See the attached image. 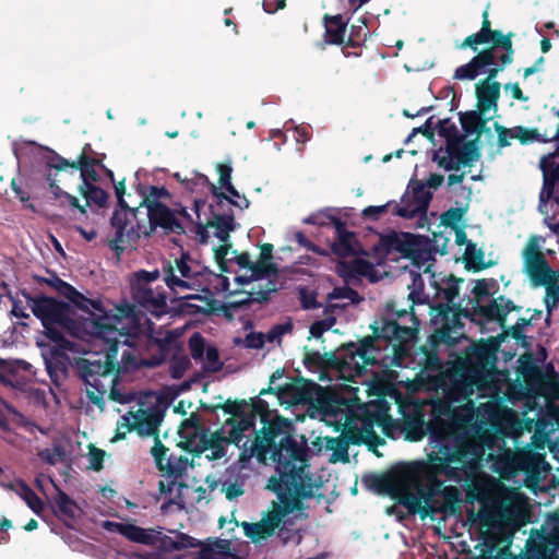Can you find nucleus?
Instances as JSON below:
<instances>
[{
    "label": "nucleus",
    "mask_w": 559,
    "mask_h": 559,
    "mask_svg": "<svg viewBox=\"0 0 559 559\" xmlns=\"http://www.w3.org/2000/svg\"><path fill=\"white\" fill-rule=\"evenodd\" d=\"M331 391L336 390L331 389ZM325 392H330V390H323L314 381L298 377L280 386L277 396L288 405H306L316 401L317 408L319 409V399Z\"/></svg>",
    "instance_id": "nucleus-21"
},
{
    "label": "nucleus",
    "mask_w": 559,
    "mask_h": 559,
    "mask_svg": "<svg viewBox=\"0 0 559 559\" xmlns=\"http://www.w3.org/2000/svg\"><path fill=\"white\" fill-rule=\"evenodd\" d=\"M294 428L284 418H278L261 429L252 449L259 461L270 454L275 464L276 476L269 479L267 488L277 495L278 502L273 501L272 509L255 523L243 522L245 535L253 543L271 537L278 528V536L288 540L284 526L285 518L295 511H302V500L314 496L316 484L311 474L305 471L308 461L307 439L300 436V442L293 433Z\"/></svg>",
    "instance_id": "nucleus-2"
},
{
    "label": "nucleus",
    "mask_w": 559,
    "mask_h": 559,
    "mask_svg": "<svg viewBox=\"0 0 559 559\" xmlns=\"http://www.w3.org/2000/svg\"><path fill=\"white\" fill-rule=\"evenodd\" d=\"M337 299H348L349 304L357 305L364 300L357 290L352 288L348 284L344 286L334 287L332 292L326 295V301H334Z\"/></svg>",
    "instance_id": "nucleus-52"
},
{
    "label": "nucleus",
    "mask_w": 559,
    "mask_h": 559,
    "mask_svg": "<svg viewBox=\"0 0 559 559\" xmlns=\"http://www.w3.org/2000/svg\"><path fill=\"white\" fill-rule=\"evenodd\" d=\"M79 192L85 199L86 207L92 204L104 207L107 204L108 193L96 185L81 183L79 186Z\"/></svg>",
    "instance_id": "nucleus-47"
},
{
    "label": "nucleus",
    "mask_w": 559,
    "mask_h": 559,
    "mask_svg": "<svg viewBox=\"0 0 559 559\" xmlns=\"http://www.w3.org/2000/svg\"><path fill=\"white\" fill-rule=\"evenodd\" d=\"M538 286H545L546 288L544 304L549 316L551 311L557 308L559 302V284L557 275L550 277L548 284H538Z\"/></svg>",
    "instance_id": "nucleus-53"
},
{
    "label": "nucleus",
    "mask_w": 559,
    "mask_h": 559,
    "mask_svg": "<svg viewBox=\"0 0 559 559\" xmlns=\"http://www.w3.org/2000/svg\"><path fill=\"white\" fill-rule=\"evenodd\" d=\"M231 254H233V258L230 259V261L234 260L240 269H246L251 272V274L249 276H247V275L236 276V278H235L236 283H238L240 285H246L253 281L260 280V278H253V276L255 275V272H254L255 262H253L251 260L250 254L248 252L238 253L237 250H234L231 252Z\"/></svg>",
    "instance_id": "nucleus-49"
},
{
    "label": "nucleus",
    "mask_w": 559,
    "mask_h": 559,
    "mask_svg": "<svg viewBox=\"0 0 559 559\" xmlns=\"http://www.w3.org/2000/svg\"><path fill=\"white\" fill-rule=\"evenodd\" d=\"M178 299L187 300L181 304V310L189 312L190 314H210L215 311L216 300L211 296L202 295H187L177 296Z\"/></svg>",
    "instance_id": "nucleus-40"
},
{
    "label": "nucleus",
    "mask_w": 559,
    "mask_h": 559,
    "mask_svg": "<svg viewBox=\"0 0 559 559\" xmlns=\"http://www.w3.org/2000/svg\"><path fill=\"white\" fill-rule=\"evenodd\" d=\"M206 430L207 429L201 423L200 415L192 413L190 417L185 419L179 426L178 433L181 438L179 445L188 451Z\"/></svg>",
    "instance_id": "nucleus-37"
},
{
    "label": "nucleus",
    "mask_w": 559,
    "mask_h": 559,
    "mask_svg": "<svg viewBox=\"0 0 559 559\" xmlns=\"http://www.w3.org/2000/svg\"><path fill=\"white\" fill-rule=\"evenodd\" d=\"M21 497L27 507L37 515L44 511V502L39 496L24 481H21Z\"/></svg>",
    "instance_id": "nucleus-55"
},
{
    "label": "nucleus",
    "mask_w": 559,
    "mask_h": 559,
    "mask_svg": "<svg viewBox=\"0 0 559 559\" xmlns=\"http://www.w3.org/2000/svg\"><path fill=\"white\" fill-rule=\"evenodd\" d=\"M512 139L519 140V142L523 145L534 143V142H540V143H547L548 136L546 134H540L539 131L535 128H526L523 126H515L511 128Z\"/></svg>",
    "instance_id": "nucleus-51"
},
{
    "label": "nucleus",
    "mask_w": 559,
    "mask_h": 559,
    "mask_svg": "<svg viewBox=\"0 0 559 559\" xmlns=\"http://www.w3.org/2000/svg\"><path fill=\"white\" fill-rule=\"evenodd\" d=\"M477 461L450 462L449 457L427 455L420 461L418 483L414 493H407L402 506L411 514L419 513L421 519L435 514L455 515L461 512V491L455 486H444L439 478L444 475L450 480L460 481L468 469L477 466Z\"/></svg>",
    "instance_id": "nucleus-4"
},
{
    "label": "nucleus",
    "mask_w": 559,
    "mask_h": 559,
    "mask_svg": "<svg viewBox=\"0 0 559 559\" xmlns=\"http://www.w3.org/2000/svg\"><path fill=\"white\" fill-rule=\"evenodd\" d=\"M361 409V402L352 388L346 386L344 391H330L323 393L319 399V412L326 425L334 427L335 431H342L341 437L350 444L360 445L366 443L359 428L355 426Z\"/></svg>",
    "instance_id": "nucleus-7"
},
{
    "label": "nucleus",
    "mask_w": 559,
    "mask_h": 559,
    "mask_svg": "<svg viewBox=\"0 0 559 559\" xmlns=\"http://www.w3.org/2000/svg\"><path fill=\"white\" fill-rule=\"evenodd\" d=\"M99 162H87L85 158L81 162H71L52 150H49V154L46 157V165L49 169H56L58 171L66 170L67 168H72L74 170H80L81 174V183L86 185H96L99 181V175L96 171L95 167L100 165Z\"/></svg>",
    "instance_id": "nucleus-26"
},
{
    "label": "nucleus",
    "mask_w": 559,
    "mask_h": 559,
    "mask_svg": "<svg viewBox=\"0 0 559 559\" xmlns=\"http://www.w3.org/2000/svg\"><path fill=\"white\" fill-rule=\"evenodd\" d=\"M468 210V205L461 207H451L441 215V224L452 229L460 227L457 224L461 222Z\"/></svg>",
    "instance_id": "nucleus-57"
},
{
    "label": "nucleus",
    "mask_w": 559,
    "mask_h": 559,
    "mask_svg": "<svg viewBox=\"0 0 559 559\" xmlns=\"http://www.w3.org/2000/svg\"><path fill=\"white\" fill-rule=\"evenodd\" d=\"M489 118L485 117V112L477 110H469L460 114V122L462 129L464 131V135H473L475 134L477 140V145L479 146V138L486 129V124Z\"/></svg>",
    "instance_id": "nucleus-39"
},
{
    "label": "nucleus",
    "mask_w": 559,
    "mask_h": 559,
    "mask_svg": "<svg viewBox=\"0 0 559 559\" xmlns=\"http://www.w3.org/2000/svg\"><path fill=\"white\" fill-rule=\"evenodd\" d=\"M159 271L140 270L131 278L132 299L146 311L162 316L167 311V296L164 290L155 292L151 284L158 280Z\"/></svg>",
    "instance_id": "nucleus-17"
},
{
    "label": "nucleus",
    "mask_w": 559,
    "mask_h": 559,
    "mask_svg": "<svg viewBox=\"0 0 559 559\" xmlns=\"http://www.w3.org/2000/svg\"><path fill=\"white\" fill-rule=\"evenodd\" d=\"M493 29L488 17V11L485 10L483 13L481 27L477 33L467 36L462 44L459 46L460 49L471 48L473 51L478 50L479 45L489 44V34Z\"/></svg>",
    "instance_id": "nucleus-43"
},
{
    "label": "nucleus",
    "mask_w": 559,
    "mask_h": 559,
    "mask_svg": "<svg viewBox=\"0 0 559 559\" xmlns=\"http://www.w3.org/2000/svg\"><path fill=\"white\" fill-rule=\"evenodd\" d=\"M57 292L60 296L67 298L75 308L91 316L94 333L97 338H100L105 331L103 325H108L115 313V305H112V308H108L100 298H87L67 282L60 284V288Z\"/></svg>",
    "instance_id": "nucleus-18"
},
{
    "label": "nucleus",
    "mask_w": 559,
    "mask_h": 559,
    "mask_svg": "<svg viewBox=\"0 0 559 559\" xmlns=\"http://www.w3.org/2000/svg\"><path fill=\"white\" fill-rule=\"evenodd\" d=\"M169 449L163 444V442L156 438L154 445L151 448V455L154 459L156 468L163 474L170 478L171 480L165 483L163 480L158 484V489L162 495L171 493L174 487H178L177 498L180 500L181 489L188 488V485L185 483H177L179 478H181L188 466L191 464L187 456L183 455H175L173 453H168Z\"/></svg>",
    "instance_id": "nucleus-16"
},
{
    "label": "nucleus",
    "mask_w": 559,
    "mask_h": 559,
    "mask_svg": "<svg viewBox=\"0 0 559 559\" xmlns=\"http://www.w3.org/2000/svg\"><path fill=\"white\" fill-rule=\"evenodd\" d=\"M189 349L191 357L195 360L202 359L205 350L204 337L199 333H193L189 338Z\"/></svg>",
    "instance_id": "nucleus-61"
},
{
    "label": "nucleus",
    "mask_w": 559,
    "mask_h": 559,
    "mask_svg": "<svg viewBox=\"0 0 559 559\" xmlns=\"http://www.w3.org/2000/svg\"><path fill=\"white\" fill-rule=\"evenodd\" d=\"M132 421L126 416V426L129 431L135 430L140 436H154L158 438V427L163 420L164 412L158 408L139 409L135 413H129ZM156 439H154V442Z\"/></svg>",
    "instance_id": "nucleus-27"
},
{
    "label": "nucleus",
    "mask_w": 559,
    "mask_h": 559,
    "mask_svg": "<svg viewBox=\"0 0 559 559\" xmlns=\"http://www.w3.org/2000/svg\"><path fill=\"white\" fill-rule=\"evenodd\" d=\"M273 245L265 242L260 246L259 261L254 264L255 275L253 278H265L270 275H276L277 265L273 262Z\"/></svg>",
    "instance_id": "nucleus-41"
},
{
    "label": "nucleus",
    "mask_w": 559,
    "mask_h": 559,
    "mask_svg": "<svg viewBox=\"0 0 559 559\" xmlns=\"http://www.w3.org/2000/svg\"><path fill=\"white\" fill-rule=\"evenodd\" d=\"M227 439L219 432L210 433L209 429L205 433L195 441V443L188 449V452L194 456H200L204 451L211 450V455H207L209 460H218L225 455V444Z\"/></svg>",
    "instance_id": "nucleus-33"
},
{
    "label": "nucleus",
    "mask_w": 559,
    "mask_h": 559,
    "mask_svg": "<svg viewBox=\"0 0 559 559\" xmlns=\"http://www.w3.org/2000/svg\"><path fill=\"white\" fill-rule=\"evenodd\" d=\"M323 354L316 350L306 352L302 362L309 370L317 371L323 370Z\"/></svg>",
    "instance_id": "nucleus-63"
},
{
    "label": "nucleus",
    "mask_w": 559,
    "mask_h": 559,
    "mask_svg": "<svg viewBox=\"0 0 559 559\" xmlns=\"http://www.w3.org/2000/svg\"><path fill=\"white\" fill-rule=\"evenodd\" d=\"M369 37L367 27V19L360 17L357 24H353L349 28V36L345 41V48H361Z\"/></svg>",
    "instance_id": "nucleus-48"
},
{
    "label": "nucleus",
    "mask_w": 559,
    "mask_h": 559,
    "mask_svg": "<svg viewBox=\"0 0 559 559\" xmlns=\"http://www.w3.org/2000/svg\"><path fill=\"white\" fill-rule=\"evenodd\" d=\"M358 414L359 417L357 420H360L361 423L359 431H361V436L365 438L366 444L370 447L382 444L384 440L374 431V425H383V416L379 413L370 412L362 403L361 409H359Z\"/></svg>",
    "instance_id": "nucleus-35"
},
{
    "label": "nucleus",
    "mask_w": 559,
    "mask_h": 559,
    "mask_svg": "<svg viewBox=\"0 0 559 559\" xmlns=\"http://www.w3.org/2000/svg\"><path fill=\"white\" fill-rule=\"evenodd\" d=\"M463 278L455 277L452 274L442 277L440 281H433L436 295L442 297L444 300L443 304L453 305L454 299L460 294V284L463 283Z\"/></svg>",
    "instance_id": "nucleus-42"
},
{
    "label": "nucleus",
    "mask_w": 559,
    "mask_h": 559,
    "mask_svg": "<svg viewBox=\"0 0 559 559\" xmlns=\"http://www.w3.org/2000/svg\"><path fill=\"white\" fill-rule=\"evenodd\" d=\"M543 171V188L539 193V207L550 200L559 205V195H555L556 185L559 182V162L556 154H548L540 159Z\"/></svg>",
    "instance_id": "nucleus-29"
},
{
    "label": "nucleus",
    "mask_w": 559,
    "mask_h": 559,
    "mask_svg": "<svg viewBox=\"0 0 559 559\" xmlns=\"http://www.w3.org/2000/svg\"><path fill=\"white\" fill-rule=\"evenodd\" d=\"M334 229L336 239L331 245V251L340 258L355 255L357 253L355 249L357 243L355 234L347 230L346 223L341 218H334Z\"/></svg>",
    "instance_id": "nucleus-34"
},
{
    "label": "nucleus",
    "mask_w": 559,
    "mask_h": 559,
    "mask_svg": "<svg viewBox=\"0 0 559 559\" xmlns=\"http://www.w3.org/2000/svg\"><path fill=\"white\" fill-rule=\"evenodd\" d=\"M33 314L40 320L45 335L51 342L62 348H70V342L64 334H75L78 323L73 319V309L64 301L53 297L37 295L33 296L25 290L22 293Z\"/></svg>",
    "instance_id": "nucleus-8"
},
{
    "label": "nucleus",
    "mask_w": 559,
    "mask_h": 559,
    "mask_svg": "<svg viewBox=\"0 0 559 559\" xmlns=\"http://www.w3.org/2000/svg\"><path fill=\"white\" fill-rule=\"evenodd\" d=\"M431 199L432 193L426 189V186L416 181L412 187V200L405 205L394 204L393 214L403 218H415L427 212Z\"/></svg>",
    "instance_id": "nucleus-30"
},
{
    "label": "nucleus",
    "mask_w": 559,
    "mask_h": 559,
    "mask_svg": "<svg viewBox=\"0 0 559 559\" xmlns=\"http://www.w3.org/2000/svg\"><path fill=\"white\" fill-rule=\"evenodd\" d=\"M160 547L165 551H174V550H181V549H188V548H194L200 545L199 542H197L195 538L185 534V533H178L175 538L164 535L159 538Z\"/></svg>",
    "instance_id": "nucleus-45"
},
{
    "label": "nucleus",
    "mask_w": 559,
    "mask_h": 559,
    "mask_svg": "<svg viewBox=\"0 0 559 559\" xmlns=\"http://www.w3.org/2000/svg\"><path fill=\"white\" fill-rule=\"evenodd\" d=\"M551 556L552 552L546 543L530 539L522 555L513 556L508 546L498 549L495 546H487L480 555L472 559H550Z\"/></svg>",
    "instance_id": "nucleus-25"
},
{
    "label": "nucleus",
    "mask_w": 559,
    "mask_h": 559,
    "mask_svg": "<svg viewBox=\"0 0 559 559\" xmlns=\"http://www.w3.org/2000/svg\"><path fill=\"white\" fill-rule=\"evenodd\" d=\"M322 320H317L310 325V335L314 338H320L324 332L329 331L336 323V317L323 313Z\"/></svg>",
    "instance_id": "nucleus-58"
},
{
    "label": "nucleus",
    "mask_w": 559,
    "mask_h": 559,
    "mask_svg": "<svg viewBox=\"0 0 559 559\" xmlns=\"http://www.w3.org/2000/svg\"><path fill=\"white\" fill-rule=\"evenodd\" d=\"M118 207L114 211L110 225L115 229V236L109 240V247L118 257L126 250L127 246L136 245L141 238V225L131 224L136 217L138 207H130L123 195L126 193L124 179L115 186Z\"/></svg>",
    "instance_id": "nucleus-11"
},
{
    "label": "nucleus",
    "mask_w": 559,
    "mask_h": 559,
    "mask_svg": "<svg viewBox=\"0 0 559 559\" xmlns=\"http://www.w3.org/2000/svg\"><path fill=\"white\" fill-rule=\"evenodd\" d=\"M147 217H148V230L141 231L145 236H151V234L157 228L163 229L166 235L176 234L182 235L185 234V226L182 222L175 215V211L169 209L164 203H155L154 206H148Z\"/></svg>",
    "instance_id": "nucleus-24"
},
{
    "label": "nucleus",
    "mask_w": 559,
    "mask_h": 559,
    "mask_svg": "<svg viewBox=\"0 0 559 559\" xmlns=\"http://www.w3.org/2000/svg\"><path fill=\"white\" fill-rule=\"evenodd\" d=\"M190 365V360L187 356H174L169 365V372L171 378L175 380L181 379L186 371L189 369Z\"/></svg>",
    "instance_id": "nucleus-59"
},
{
    "label": "nucleus",
    "mask_w": 559,
    "mask_h": 559,
    "mask_svg": "<svg viewBox=\"0 0 559 559\" xmlns=\"http://www.w3.org/2000/svg\"><path fill=\"white\" fill-rule=\"evenodd\" d=\"M183 188L189 192H204L207 190L212 193L215 201L217 200V205L224 206L225 204H236L239 209L243 210L249 207V200L246 197L241 198L240 202L233 200L230 197L226 195L219 188L213 185L205 175L202 174H193L191 178H186L182 180Z\"/></svg>",
    "instance_id": "nucleus-28"
},
{
    "label": "nucleus",
    "mask_w": 559,
    "mask_h": 559,
    "mask_svg": "<svg viewBox=\"0 0 559 559\" xmlns=\"http://www.w3.org/2000/svg\"><path fill=\"white\" fill-rule=\"evenodd\" d=\"M276 284L274 281L269 280L264 286H259L258 289H252L249 294L253 301L264 304L270 300L271 294L276 292Z\"/></svg>",
    "instance_id": "nucleus-60"
},
{
    "label": "nucleus",
    "mask_w": 559,
    "mask_h": 559,
    "mask_svg": "<svg viewBox=\"0 0 559 559\" xmlns=\"http://www.w3.org/2000/svg\"><path fill=\"white\" fill-rule=\"evenodd\" d=\"M99 340L107 346L112 342L120 344L119 337L124 336L123 343L132 350L122 353V369L139 370L141 368H155L163 365L171 349L176 338L173 332L163 328L150 326L145 332L141 324V318L135 306L130 302L115 304V313Z\"/></svg>",
    "instance_id": "nucleus-3"
},
{
    "label": "nucleus",
    "mask_w": 559,
    "mask_h": 559,
    "mask_svg": "<svg viewBox=\"0 0 559 559\" xmlns=\"http://www.w3.org/2000/svg\"><path fill=\"white\" fill-rule=\"evenodd\" d=\"M539 240V236H531L522 253L525 272L535 286L548 284L549 278L556 275L540 251Z\"/></svg>",
    "instance_id": "nucleus-22"
},
{
    "label": "nucleus",
    "mask_w": 559,
    "mask_h": 559,
    "mask_svg": "<svg viewBox=\"0 0 559 559\" xmlns=\"http://www.w3.org/2000/svg\"><path fill=\"white\" fill-rule=\"evenodd\" d=\"M56 493L51 498V508L53 514L60 519L67 526L71 527L81 512L79 504L56 484Z\"/></svg>",
    "instance_id": "nucleus-31"
},
{
    "label": "nucleus",
    "mask_w": 559,
    "mask_h": 559,
    "mask_svg": "<svg viewBox=\"0 0 559 559\" xmlns=\"http://www.w3.org/2000/svg\"><path fill=\"white\" fill-rule=\"evenodd\" d=\"M412 326L401 325L395 319L381 318L370 325L372 335H368L359 341L357 346L355 343L349 342L341 346L338 354L333 352L324 353L323 370L334 369L344 371L352 368L353 365L358 366L355 360L358 356L364 364L373 365L374 357H370L368 353L380 350L383 347L392 346L394 354H396L404 344L413 341L418 332L420 321L416 318L413 309L409 312Z\"/></svg>",
    "instance_id": "nucleus-5"
},
{
    "label": "nucleus",
    "mask_w": 559,
    "mask_h": 559,
    "mask_svg": "<svg viewBox=\"0 0 559 559\" xmlns=\"http://www.w3.org/2000/svg\"><path fill=\"white\" fill-rule=\"evenodd\" d=\"M509 468L513 472H530L535 467L537 462V454L532 451H522L512 456L504 459Z\"/></svg>",
    "instance_id": "nucleus-46"
},
{
    "label": "nucleus",
    "mask_w": 559,
    "mask_h": 559,
    "mask_svg": "<svg viewBox=\"0 0 559 559\" xmlns=\"http://www.w3.org/2000/svg\"><path fill=\"white\" fill-rule=\"evenodd\" d=\"M431 309L436 312L433 321L441 326L430 335V346L437 348L440 344L448 346L456 344L459 336L455 335L454 329L463 326L460 314L468 317V310H463L460 304H437L431 306Z\"/></svg>",
    "instance_id": "nucleus-19"
},
{
    "label": "nucleus",
    "mask_w": 559,
    "mask_h": 559,
    "mask_svg": "<svg viewBox=\"0 0 559 559\" xmlns=\"http://www.w3.org/2000/svg\"><path fill=\"white\" fill-rule=\"evenodd\" d=\"M152 530H145L138 525L127 523L122 536L133 543L142 545H154L157 540V537L152 534Z\"/></svg>",
    "instance_id": "nucleus-50"
},
{
    "label": "nucleus",
    "mask_w": 559,
    "mask_h": 559,
    "mask_svg": "<svg viewBox=\"0 0 559 559\" xmlns=\"http://www.w3.org/2000/svg\"><path fill=\"white\" fill-rule=\"evenodd\" d=\"M419 465L420 461L399 464L386 474L372 476L371 486L380 492H389L402 504L407 493H414Z\"/></svg>",
    "instance_id": "nucleus-13"
},
{
    "label": "nucleus",
    "mask_w": 559,
    "mask_h": 559,
    "mask_svg": "<svg viewBox=\"0 0 559 559\" xmlns=\"http://www.w3.org/2000/svg\"><path fill=\"white\" fill-rule=\"evenodd\" d=\"M438 133L445 139V156H439L435 153L432 160L439 167L450 171L459 170L461 166H472L474 162L481 156L477 140L465 141V135L460 134L459 130L449 118L439 120Z\"/></svg>",
    "instance_id": "nucleus-9"
},
{
    "label": "nucleus",
    "mask_w": 559,
    "mask_h": 559,
    "mask_svg": "<svg viewBox=\"0 0 559 559\" xmlns=\"http://www.w3.org/2000/svg\"><path fill=\"white\" fill-rule=\"evenodd\" d=\"M326 449L333 452L334 461L349 462L348 447L341 436L326 438Z\"/></svg>",
    "instance_id": "nucleus-54"
},
{
    "label": "nucleus",
    "mask_w": 559,
    "mask_h": 559,
    "mask_svg": "<svg viewBox=\"0 0 559 559\" xmlns=\"http://www.w3.org/2000/svg\"><path fill=\"white\" fill-rule=\"evenodd\" d=\"M485 253L481 249H477L475 242L467 243L465 253L463 255V262L465 269L473 272H479L493 265L492 261H484Z\"/></svg>",
    "instance_id": "nucleus-44"
},
{
    "label": "nucleus",
    "mask_w": 559,
    "mask_h": 559,
    "mask_svg": "<svg viewBox=\"0 0 559 559\" xmlns=\"http://www.w3.org/2000/svg\"><path fill=\"white\" fill-rule=\"evenodd\" d=\"M518 373L522 377L525 384L535 393H542L543 389L550 384L543 370L535 365L531 354H526L520 358Z\"/></svg>",
    "instance_id": "nucleus-32"
},
{
    "label": "nucleus",
    "mask_w": 559,
    "mask_h": 559,
    "mask_svg": "<svg viewBox=\"0 0 559 559\" xmlns=\"http://www.w3.org/2000/svg\"><path fill=\"white\" fill-rule=\"evenodd\" d=\"M254 416L251 414L243 412L241 416L230 417L226 420V425H234L237 426L241 431L245 433V431L251 429L254 427Z\"/></svg>",
    "instance_id": "nucleus-64"
},
{
    "label": "nucleus",
    "mask_w": 559,
    "mask_h": 559,
    "mask_svg": "<svg viewBox=\"0 0 559 559\" xmlns=\"http://www.w3.org/2000/svg\"><path fill=\"white\" fill-rule=\"evenodd\" d=\"M206 202L203 199H194V212L198 217L195 224L197 235L200 238L201 243H207L210 238L209 229H214L213 235L219 239L221 242H227L230 237V233L235 229V216L231 210L233 204H225L224 206L215 203L210 205L211 217L203 224L200 221V211L205 206ZM234 206H237L234 204Z\"/></svg>",
    "instance_id": "nucleus-14"
},
{
    "label": "nucleus",
    "mask_w": 559,
    "mask_h": 559,
    "mask_svg": "<svg viewBox=\"0 0 559 559\" xmlns=\"http://www.w3.org/2000/svg\"><path fill=\"white\" fill-rule=\"evenodd\" d=\"M488 36L491 46L478 51L467 63L457 67L453 74L454 80H475L485 72L486 67L495 64V60L502 63L513 62L514 48L512 37L514 33L503 34L499 29H493Z\"/></svg>",
    "instance_id": "nucleus-10"
},
{
    "label": "nucleus",
    "mask_w": 559,
    "mask_h": 559,
    "mask_svg": "<svg viewBox=\"0 0 559 559\" xmlns=\"http://www.w3.org/2000/svg\"><path fill=\"white\" fill-rule=\"evenodd\" d=\"M190 257L188 253H182L180 258L175 259V263H163L164 282L167 287L177 297L180 290L194 288L198 272H194L188 264Z\"/></svg>",
    "instance_id": "nucleus-23"
},
{
    "label": "nucleus",
    "mask_w": 559,
    "mask_h": 559,
    "mask_svg": "<svg viewBox=\"0 0 559 559\" xmlns=\"http://www.w3.org/2000/svg\"><path fill=\"white\" fill-rule=\"evenodd\" d=\"M170 195L169 191L165 187L150 186L147 192L142 193V201L140 206H154L155 203H162L160 199H166Z\"/></svg>",
    "instance_id": "nucleus-56"
},
{
    "label": "nucleus",
    "mask_w": 559,
    "mask_h": 559,
    "mask_svg": "<svg viewBox=\"0 0 559 559\" xmlns=\"http://www.w3.org/2000/svg\"><path fill=\"white\" fill-rule=\"evenodd\" d=\"M324 34L323 38L328 45H345L347 32V20L342 14L323 16Z\"/></svg>",
    "instance_id": "nucleus-36"
},
{
    "label": "nucleus",
    "mask_w": 559,
    "mask_h": 559,
    "mask_svg": "<svg viewBox=\"0 0 559 559\" xmlns=\"http://www.w3.org/2000/svg\"><path fill=\"white\" fill-rule=\"evenodd\" d=\"M379 246L385 254L399 253L418 266L433 259L435 249L426 236L392 230L381 235Z\"/></svg>",
    "instance_id": "nucleus-12"
},
{
    "label": "nucleus",
    "mask_w": 559,
    "mask_h": 559,
    "mask_svg": "<svg viewBox=\"0 0 559 559\" xmlns=\"http://www.w3.org/2000/svg\"><path fill=\"white\" fill-rule=\"evenodd\" d=\"M117 354L118 343L112 342L107 346L103 359L79 358L75 362L76 371L87 386L88 400L100 409H104L106 393L109 400L119 404H128L133 399L117 388L120 376L131 371L122 369V359L118 362Z\"/></svg>",
    "instance_id": "nucleus-6"
},
{
    "label": "nucleus",
    "mask_w": 559,
    "mask_h": 559,
    "mask_svg": "<svg viewBox=\"0 0 559 559\" xmlns=\"http://www.w3.org/2000/svg\"><path fill=\"white\" fill-rule=\"evenodd\" d=\"M247 407L246 401H231L227 400L223 405H216L212 409L222 408L225 413L230 414L231 417L241 416Z\"/></svg>",
    "instance_id": "nucleus-62"
},
{
    "label": "nucleus",
    "mask_w": 559,
    "mask_h": 559,
    "mask_svg": "<svg viewBox=\"0 0 559 559\" xmlns=\"http://www.w3.org/2000/svg\"><path fill=\"white\" fill-rule=\"evenodd\" d=\"M497 286L495 278H480L472 290L476 304L473 306L474 313L486 322H498L501 328L506 326L507 316L512 311H520L522 307L516 306L511 299L499 296L489 301L488 305H479V301L491 295L490 288Z\"/></svg>",
    "instance_id": "nucleus-15"
},
{
    "label": "nucleus",
    "mask_w": 559,
    "mask_h": 559,
    "mask_svg": "<svg viewBox=\"0 0 559 559\" xmlns=\"http://www.w3.org/2000/svg\"><path fill=\"white\" fill-rule=\"evenodd\" d=\"M498 347L492 340L473 343L437 377L443 396L428 403L431 418L426 430L432 448L428 455L449 457L450 462L481 460L484 447L464 433L474 417L472 396H484L497 389Z\"/></svg>",
    "instance_id": "nucleus-1"
},
{
    "label": "nucleus",
    "mask_w": 559,
    "mask_h": 559,
    "mask_svg": "<svg viewBox=\"0 0 559 559\" xmlns=\"http://www.w3.org/2000/svg\"><path fill=\"white\" fill-rule=\"evenodd\" d=\"M477 521L487 531L516 528L520 524V510L511 501L500 498L484 504L477 513Z\"/></svg>",
    "instance_id": "nucleus-20"
},
{
    "label": "nucleus",
    "mask_w": 559,
    "mask_h": 559,
    "mask_svg": "<svg viewBox=\"0 0 559 559\" xmlns=\"http://www.w3.org/2000/svg\"><path fill=\"white\" fill-rule=\"evenodd\" d=\"M500 88L501 84L498 81H480L476 85L477 109L486 114L491 108H497Z\"/></svg>",
    "instance_id": "nucleus-38"
}]
</instances>
